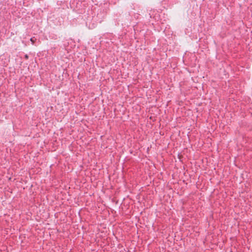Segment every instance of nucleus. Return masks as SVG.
Returning a JSON list of instances; mask_svg holds the SVG:
<instances>
[{"mask_svg": "<svg viewBox=\"0 0 252 252\" xmlns=\"http://www.w3.org/2000/svg\"><path fill=\"white\" fill-rule=\"evenodd\" d=\"M31 41L32 42V44L34 42V40L33 38H31Z\"/></svg>", "mask_w": 252, "mask_h": 252, "instance_id": "nucleus-1", "label": "nucleus"}, {"mask_svg": "<svg viewBox=\"0 0 252 252\" xmlns=\"http://www.w3.org/2000/svg\"><path fill=\"white\" fill-rule=\"evenodd\" d=\"M26 58H28V56L27 55H26Z\"/></svg>", "mask_w": 252, "mask_h": 252, "instance_id": "nucleus-2", "label": "nucleus"}]
</instances>
